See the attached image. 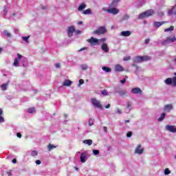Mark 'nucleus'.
<instances>
[{"label":"nucleus","instance_id":"1","mask_svg":"<svg viewBox=\"0 0 176 176\" xmlns=\"http://www.w3.org/2000/svg\"><path fill=\"white\" fill-rule=\"evenodd\" d=\"M17 56L18 58L14 59L13 65L14 67H19V65H20V67H24V68H25V67H27L25 63L28 61V59H27V58L23 56L20 54H17Z\"/></svg>","mask_w":176,"mask_h":176},{"label":"nucleus","instance_id":"2","mask_svg":"<svg viewBox=\"0 0 176 176\" xmlns=\"http://www.w3.org/2000/svg\"><path fill=\"white\" fill-rule=\"evenodd\" d=\"M105 38L98 39L94 37H91L90 38L87 40V42H88V43H90L91 46H97L100 45V42H105Z\"/></svg>","mask_w":176,"mask_h":176},{"label":"nucleus","instance_id":"3","mask_svg":"<svg viewBox=\"0 0 176 176\" xmlns=\"http://www.w3.org/2000/svg\"><path fill=\"white\" fill-rule=\"evenodd\" d=\"M175 77L173 78H168L164 80V83H166L168 86H173V87H176V73L174 74Z\"/></svg>","mask_w":176,"mask_h":176},{"label":"nucleus","instance_id":"4","mask_svg":"<svg viewBox=\"0 0 176 176\" xmlns=\"http://www.w3.org/2000/svg\"><path fill=\"white\" fill-rule=\"evenodd\" d=\"M154 13L155 12L153 11V10H147L144 12H142L141 14H140L138 19H140V20H142V19L150 17V16H153Z\"/></svg>","mask_w":176,"mask_h":176},{"label":"nucleus","instance_id":"5","mask_svg":"<svg viewBox=\"0 0 176 176\" xmlns=\"http://www.w3.org/2000/svg\"><path fill=\"white\" fill-rule=\"evenodd\" d=\"M149 60H151V57L148 56H135L133 58L134 63H142V61H148Z\"/></svg>","mask_w":176,"mask_h":176},{"label":"nucleus","instance_id":"6","mask_svg":"<svg viewBox=\"0 0 176 176\" xmlns=\"http://www.w3.org/2000/svg\"><path fill=\"white\" fill-rule=\"evenodd\" d=\"M107 28H105L104 26H102L96 30L94 31L93 34L95 35H104V34H107Z\"/></svg>","mask_w":176,"mask_h":176},{"label":"nucleus","instance_id":"7","mask_svg":"<svg viewBox=\"0 0 176 176\" xmlns=\"http://www.w3.org/2000/svg\"><path fill=\"white\" fill-rule=\"evenodd\" d=\"M175 36H174L173 38L167 37L166 39L162 42V45H167V43H173L175 42Z\"/></svg>","mask_w":176,"mask_h":176},{"label":"nucleus","instance_id":"8","mask_svg":"<svg viewBox=\"0 0 176 176\" xmlns=\"http://www.w3.org/2000/svg\"><path fill=\"white\" fill-rule=\"evenodd\" d=\"M91 102L94 107H96V108H100V109H102V106L101 105V103L99 100H97V99L93 98L91 100Z\"/></svg>","mask_w":176,"mask_h":176},{"label":"nucleus","instance_id":"9","mask_svg":"<svg viewBox=\"0 0 176 176\" xmlns=\"http://www.w3.org/2000/svg\"><path fill=\"white\" fill-rule=\"evenodd\" d=\"M119 12V9L116 8H110V9H109L108 10V13H109L110 14H113L114 16H116V14H118Z\"/></svg>","mask_w":176,"mask_h":176},{"label":"nucleus","instance_id":"10","mask_svg":"<svg viewBox=\"0 0 176 176\" xmlns=\"http://www.w3.org/2000/svg\"><path fill=\"white\" fill-rule=\"evenodd\" d=\"M80 160L81 163H86V160H87V153H82L80 156Z\"/></svg>","mask_w":176,"mask_h":176},{"label":"nucleus","instance_id":"11","mask_svg":"<svg viewBox=\"0 0 176 176\" xmlns=\"http://www.w3.org/2000/svg\"><path fill=\"white\" fill-rule=\"evenodd\" d=\"M166 129L170 133H176V127L174 125H166Z\"/></svg>","mask_w":176,"mask_h":176},{"label":"nucleus","instance_id":"12","mask_svg":"<svg viewBox=\"0 0 176 176\" xmlns=\"http://www.w3.org/2000/svg\"><path fill=\"white\" fill-rule=\"evenodd\" d=\"M175 6H173L168 12V16H176V10H175Z\"/></svg>","mask_w":176,"mask_h":176},{"label":"nucleus","instance_id":"13","mask_svg":"<svg viewBox=\"0 0 176 176\" xmlns=\"http://www.w3.org/2000/svg\"><path fill=\"white\" fill-rule=\"evenodd\" d=\"M131 93H132V94H142V90H141L140 87H136L132 89Z\"/></svg>","mask_w":176,"mask_h":176},{"label":"nucleus","instance_id":"14","mask_svg":"<svg viewBox=\"0 0 176 176\" xmlns=\"http://www.w3.org/2000/svg\"><path fill=\"white\" fill-rule=\"evenodd\" d=\"M74 31H75V28H74V26H71L68 28L67 34H68L69 38H71V36H72Z\"/></svg>","mask_w":176,"mask_h":176},{"label":"nucleus","instance_id":"15","mask_svg":"<svg viewBox=\"0 0 176 176\" xmlns=\"http://www.w3.org/2000/svg\"><path fill=\"white\" fill-rule=\"evenodd\" d=\"M135 152L138 155H142L144 153V148H142V146L139 144L138 148H135Z\"/></svg>","mask_w":176,"mask_h":176},{"label":"nucleus","instance_id":"16","mask_svg":"<svg viewBox=\"0 0 176 176\" xmlns=\"http://www.w3.org/2000/svg\"><path fill=\"white\" fill-rule=\"evenodd\" d=\"M120 35L121 36H130V35H131V32L129 30L122 31L120 32Z\"/></svg>","mask_w":176,"mask_h":176},{"label":"nucleus","instance_id":"17","mask_svg":"<svg viewBox=\"0 0 176 176\" xmlns=\"http://www.w3.org/2000/svg\"><path fill=\"white\" fill-rule=\"evenodd\" d=\"M116 93H118L121 97H123V96H127V91L124 89H119L116 91Z\"/></svg>","mask_w":176,"mask_h":176},{"label":"nucleus","instance_id":"18","mask_svg":"<svg viewBox=\"0 0 176 176\" xmlns=\"http://www.w3.org/2000/svg\"><path fill=\"white\" fill-rule=\"evenodd\" d=\"M115 71H116V72H122L124 71V69H123V67H122V65H116L115 67Z\"/></svg>","mask_w":176,"mask_h":176},{"label":"nucleus","instance_id":"19","mask_svg":"<svg viewBox=\"0 0 176 176\" xmlns=\"http://www.w3.org/2000/svg\"><path fill=\"white\" fill-rule=\"evenodd\" d=\"M102 50L105 53H109V48L108 47V45H107V43H103L102 45Z\"/></svg>","mask_w":176,"mask_h":176},{"label":"nucleus","instance_id":"20","mask_svg":"<svg viewBox=\"0 0 176 176\" xmlns=\"http://www.w3.org/2000/svg\"><path fill=\"white\" fill-rule=\"evenodd\" d=\"M166 23H167V21L154 22V27L159 28V27H162V25L166 24Z\"/></svg>","mask_w":176,"mask_h":176},{"label":"nucleus","instance_id":"21","mask_svg":"<svg viewBox=\"0 0 176 176\" xmlns=\"http://www.w3.org/2000/svg\"><path fill=\"white\" fill-rule=\"evenodd\" d=\"M173 105L172 104H166L164 106V111L166 112H170L171 109H173Z\"/></svg>","mask_w":176,"mask_h":176},{"label":"nucleus","instance_id":"22","mask_svg":"<svg viewBox=\"0 0 176 176\" xmlns=\"http://www.w3.org/2000/svg\"><path fill=\"white\" fill-rule=\"evenodd\" d=\"M72 85V81L69 80H65L64 82L63 83V86H67L69 87Z\"/></svg>","mask_w":176,"mask_h":176},{"label":"nucleus","instance_id":"23","mask_svg":"<svg viewBox=\"0 0 176 176\" xmlns=\"http://www.w3.org/2000/svg\"><path fill=\"white\" fill-rule=\"evenodd\" d=\"M126 105H127V109H125V112L126 113H130V110L131 109V102H128Z\"/></svg>","mask_w":176,"mask_h":176},{"label":"nucleus","instance_id":"24","mask_svg":"<svg viewBox=\"0 0 176 176\" xmlns=\"http://www.w3.org/2000/svg\"><path fill=\"white\" fill-rule=\"evenodd\" d=\"M85 9H86V3H82L78 7V10L79 12H82Z\"/></svg>","mask_w":176,"mask_h":176},{"label":"nucleus","instance_id":"25","mask_svg":"<svg viewBox=\"0 0 176 176\" xmlns=\"http://www.w3.org/2000/svg\"><path fill=\"white\" fill-rule=\"evenodd\" d=\"M84 144H87V145H89V146H90V145H91L93 144V140H85L83 141Z\"/></svg>","mask_w":176,"mask_h":176},{"label":"nucleus","instance_id":"26","mask_svg":"<svg viewBox=\"0 0 176 176\" xmlns=\"http://www.w3.org/2000/svg\"><path fill=\"white\" fill-rule=\"evenodd\" d=\"M3 35H5V36H8V38H10L12 36V34H10L9 32H8V30H4L3 32Z\"/></svg>","mask_w":176,"mask_h":176},{"label":"nucleus","instance_id":"27","mask_svg":"<svg viewBox=\"0 0 176 176\" xmlns=\"http://www.w3.org/2000/svg\"><path fill=\"white\" fill-rule=\"evenodd\" d=\"M8 85H9V81H8L6 84L1 85L2 90H3V91L6 90L8 89Z\"/></svg>","mask_w":176,"mask_h":176},{"label":"nucleus","instance_id":"28","mask_svg":"<svg viewBox=\"0 0 176 176\" xmlns=\"http://www.w3.org/2000/svg\"><path fill=\"white\" fill-rule=\"evenodd\" d=\"M80 68H81L82 71H86V69H87V68H89V66H87V65H86V64H82L80 65Z\"/></svg>","mask_w":176,"mask_h":176},{"label":"nucleus","instance_id":"29","mask_svg":"<svg viewBox=\"0 0 176 176\" xmlns=\"http://www.w3.org/2000/svg\"><path fill=\"white\" fill-rule=\"evenodd\" d=\"M102 71H104V72H111V67H102Z\"/></svg>","mask_w":176,"mask_h":176},{"label":"nucleus","instance_id":"30","mask_svg":"<svg viewBox=\"0 0 176 176\" xmlns=\"http://www.w3.org/2000/svg\"><path fill=\"white\" fill-rule=\"evenodd\" d=\"M166 118V113L161 114L160 118H158L159 122H162V120H164V118Z\"/></svg>","mask_w":176,"mask_h":176},{"label":"nucleus","instance_id":"31","mask_svg":"<svg viewBox=\"0 0 176 176\" xmlns=\"http://www.w3.org/2000/svg\"><path fill=\"white\" fill-rule=\"evenodd\" d=\"M28 113H35V108L31 107L28 109Z\"/></svg>","mask_w":176,"mask_h":176},{"label":"nucleus","instance_id":"32","mask_svg":"<svg viewBox=\"0 0 176 176\" xmlns=\"http://www.w3.org/2000/svg\"><path fill=\"white\" fill-rule=\"evenodd\" d=\"M54 148H57V146H56L53 144H50L48 145V151H52V149H54Z\"/></svg>","mask_w":176,"mask_h":176},{"label":"nucleus","instance_id":"33","mask_svg":"<svg viewBox=\"0 0 176 176\" xmlns=\"http://www.w3.org/2000/svg\"><path fill=\"white\" fill-rule=\"evenodd\" d=\"M168 31H174V26H170V28L164 30V32H168Z\"/></svg>","mask_w":176,"mask_h":176},{"label":"nucleus","instance_id":"34","mask_svg":"<svg viewBox=\"0 0 176 176\" xmlns=\"http://www.w3.org/2000/svg\"><path fill=\"white\" fill-rule=\"evenodd\" d=\"M118 6V3L114 2L113 1L112 3L109 5V8H116Z\"/></svg>","mask_w":176,"mask_h":176},{"label":"nucleus","instance_id":"35","mask_svg":"<svg viewBox=\"0 0 176 176\" xmlns=\"http://www.w3.org/2000/svg\"><path fill=\"white\" fill-rule=\"evenodd\" d=\"M91 13V10L87 9L83 11V14H90Z\"/></svg>","mask_w":176,"mask_h":176},{"label":"nucleus","instance_id":"36","mask_svg":"<svg viewBox=\"0 0 176 176\" xmlns=\"http://www.w3.org/2000/svg\"><path fill=\"white\" fill-rule=\"evenodd\" d=\"M168 174H171V171L168 168H166L164 170V175H168Z\"/></svg>","mask_w":176,"mask_h":176},{"label":"nucleus","instance_id":"37","mask_svg":"<svg viewBox=\"0 0 176 176\" xmlns=\"http://www.w3.org/2000/svg\"><path fill=\"white\" fill-rule=\"evenodd\" d=\"M31 156H33L34 157V156H38V151H32L31 153Z\"/></svg>","mask_w":176,"mask_h":176},{"label":"nucleus","instance_id":"38","mask_svg":"<svg viewBox=\"0 0 176 176\" xmlns=\"http://www.w3.org/2000/svg\"><path fill=\"white\" fill-rule=\"evenodd\" d=\"M22 39H23V41H24L25 42H27V43H28V39H30V36H23Z\"/></svg>","mask_w":176,"mask_h":176},{"label":"nucleus","instance_id":"39","mask_svg":"<svg viewBox=\"0 0 176 176\" xmlns=\"http://www.w3.org/2000/svg\"><path fill=\"white\" fill-rule=\"evenodd\" d=\"M94 124V120L90 118L89 120V126H93Z\"/></svg>","mask_w":176,"mask_h":176},{"label":"nucleus","instance_id":"40","mask_svg":"<svg viewBox=\"0 0 176 176\" xmlns=\"http://www.w3.org/2000/svg\"><path fill=\"white\" fill-rule=\"evenodd\" d=\"M101 94H102V96H108V91H107V89H104L103 91H102Z\"/></svg>","mask_w":176,"mask_h":176},{"label":"nucleus","instance_id":"41","mask_svg":"<svg viewBox=\"0 0 176 176\" xmlns=\"http://www.w3.org/2000/svg\"><path fill=\"white\" fill-rule=\"evenodd\" d=\"M93 153L95 155H100V151H98V150H93Z\"/></svg>","mask_w":176,"mask_h":176},{"label":"nucleus","instance_id":"42","mask_svg":"<svg viewBox=\"0 0 176 176\" xmlns=\"http://www.w3.org/2000/svg\"><path fill=\"white\" fill-rule=\"evenodd\" d=\"M129 60H131V57H130V56H125L123 58L124 61H129Z\"/></svg>","mask_w":176,"mask_h":176},{"label":"nucleus","instance_id":"43","mask_svg":"<svg viewBox=\"0 0 176 176\" xmlns=\"http://www.w3.org/2000/svg\"><path fill=\"white\" fill-rule=\"evenodd\" d=\"M83 83H85V80H83V79H80L78 86H80V85H83Z\"/></svg>","mask_w":176,"mask_h":176},{"label":"nucleus","instance_id":"44","mask_svg":"<svg viewBox=\"0 0 176 176\" xmlns=\"http://www.w3.org/2000/svg\"><path fill=\"white\" fill-rule=\"evenodd\" d=\"M3 122H5V118L2 116H0V123H3Z\"/></svg>","mask_w":176,"mask_h":176},{"label":"nucleus","instance_id":"45","mask_svg":"<svg viewBox=\"0 0 176 176\" xmlns=\"http://www.w3.org/2000/svg\"><path fill=\"white\" fill-rule=\"evenodd\" d=\"M116 111L117 113H118L119 115H122V110L120 109L117 108Z\"/></svg>","mask_w":176,"mask_h":176},{"label":"nucleus","instance_id":"46","mask_svg":"<svg viewBox=\"0 0 176 176\" xmlns=\"http://www.w3.org/2000/svg\"><path fill=\"white\" fill-rule=\"evenodd\" d=\"M131 135H133V133H131V131H129L126 133V137L128 138L131 137Z\"/></svg>","mask_w":176,"mask_h":176},{"label":"nucleus","instance_id":"47","mask_svg":"<svg viewBox=\"0 0 176 176\" xmlns=\"http://www.w3.org/2000/svg\"><path fill=\"white\" fill-rule=\"evenodd\" d=\"M158 16H160V17H163V16H164V13H163V12H158Z\"/></svg>","mask_w":176,"mask_h":176},{"label":"nucleus","instance_id":"48","mask_svg":"<svg viewBox=\"0 0 176 176\" xmlns=\"http://www.w3.org/2000/svg\"><path fill=\"white\" fill-rule=\"evenodd\" d=\"M3 11H4V15L6 16V14H8V9L6 8V6L4 7Z\"/></svg>","mask_w":176,"mask_h":176},{"label":"nucleus","instance_id":"49","mask_svg":"<svg viewBox=\"0 0 176 176\" xmlns=\"http://www.w3.org/2000/svg\"><path fill=\"white\" fill-rule=\"evenodd\" d=\"M150 41H151V39L146 38V39L144 41V43H145L146 45H148V44L149 43Z\"/></svg>","mask_w":176,"mask_h":176},{"label":"nucleus","instance_id":"50","mask_svg":"<svg viewBox=\"0 0 176 176\" xmlns=\"http://www.w3.org/2000/svg\"><path fill=\"white\" fill-rule=\"evenodd\" d=\"M128 19H130V16L127 14L124 16V20H128Z\"/></svg>","mask_w":176,"mask_h":176},{"label":"nucleus","instance_id":"51","mask_svg":"<svg viewBox=\"0 0 176 176\" xmlns=\"http://www.w3.org/2000/svg\"><path fill=\"white\" fill-rule=\"evenodd\" d=\"M74 32L76 34V35H79V34H81V31L80 30H75Z\"/></svg>","mask_w":176,"mask_h":176},{"label":"nucleus","instance_id":"52","mask_svg":"<svg viewBox=\"0 0 176 176\" xmlns=\"http://www.w3.org/2000/svg\"><path fill=\"white\" fill-rule=\"evenodd\" d=\"M120 83H122V85H124L126 83V79L124 78L123 80H121Z\"/></svg>","mask_w":176,"mask_h":176},{"label":"nucleus","instance_id":"53","mask_svg":"<svg viewBox=\"0 0 176 176\" xmlns=\"http://www.w3.org/2000/svg\"><path fill=\"white\" fill-rule=\"evenodd\" d=\"M16 136L18 137V138H21V133H17Z\"/></svg>","mask_w":176,"mask_h":176},{"label":"nucleus","instance_id":"54","mask_svg":"<svg viewBox=\"0 0 176 176\" xmlns=\"http://www.w3.org/2000/svg\"><path fill=\"white\" fill-rule=\"evenodd\" d=\"M102 10H103L104 12H107V13H108V11L109 10V9H107V8H102Z\"/></svg>","mask_w":176,"mask_h":176},{"label":"nucleus","instance_id":"55","mask_svg":"<svg viewBox=\"0 0 176 176\" xmlns=\"http://www.w3.org/2000/svg\"><path fill=\"white\" fill-rule=\"evenodd\" d=\"M87 47H85L83 48H81L79 52H83V50H87Z\"/></svg>","mask_w":176,"mask_h":176},{"label":"nucleus","instance_id":"56","mask_svg":"<svg viewBox=\"0 0 176 176\" xmlns=\"http://www.w3.org/2000/svg\"><path fill=\"white\" fill-rule=\"evenodd\" d=\"M55 67H56V68H60V63H56V64L55 65Z\"/></svg>","mask_w":176,"mask_h":176},{"label":"nucleus","instance_id":"57","mask_svg":"<svg viewBox=\"0 0 176 176\" xmlns=\"http://www.w3.org/2000/svg\"><path fill=\"white\" fill-rule=\"evenodd\" d=\"M3 115V110L2 109H0V116H2Z\"/></svg>","mask_w":176,"mask_h":176},{"label":"nucleus","instance_id":"58","mask_svg":"<svg viewBox=\"0 0 176 176\" xmlns=\"http://www.w3.org/2000/svg\"><path fill=\"white\" fill-rule=\"evenodd\" d=\"M12 163H14V164H15V163H17V160H16V158H14L12 160Z\"/></svg>","mask_w":176,"mask_h":176},{"label":"nucleus","instance_id":"59","mask_svg":"<svg viewBox=\"0 0 176 176\" xmlns=\"http://www.w3.org/2000/svg\"><path fill=\"white\" fill-rule=\"evenodd\" d=\"M36 164H41V160H36Z\"/></svg>","mask_w":176,"mask_h":176},{"label":"nucleus","instance_id":"60","mask_svg":"<svg viewBox=\"0 0 176 176\" xmlns=\"http://www.w3.org/2000/svg\"><path fill=\"white\" fill-rule=\"evenodd\" d=\"M106 109H109L111 108V104H108L106 107H105Z\"/></svg>","mask_w":176,"mask_h":176},{"label":"nucleus","instance_id":"61","mask_svg":"<svg viewBox=\"0 0 176 176\" xmlns=\"http://www.w3.org/2000/svg\"><path fill=\"white\" fill-rule=\"evenodd\" d=\"M103 129H104V131L105 133H107V130L108 129V128H107V126H104V127H103Z\"/></svg>","mask_w":176,"mask_h":176},{"label":"nucleus","instance_id":"62","mask_svg":"<svg viewBox=\"0 0 176 176\" xmlns=\"http://www.w3.org/2000/svg\"><path fill=\"white\" fill-rule=\"evenodd\" d=\"M78 25H80L83 24V22H82V21H79V22L78 23Z\"/></svg>","mask_w":176,"mask_h":176},{"label":"nucleus","instance_id":"63","mask_svg":"<svg viewBox=\"0 0 176 176\" xmlns=\"http://www.w3.org/2000/svg\"><path fill=\"white\" fill-rule=\"evenodd\" d=\"M119 1H120V0H113V1L117 3V4H118V3L119 2Z\"/></svg>","mask_w":176,"mask_h":176},{"label":"nucleus","instance_id":"64","mask_svg":"<svg viewBox=\"0 0 176 176\" xmlns=\"http://www.w3.org/2000/svg\"><path fill=\"white\" fill-rule=\"evenodd\" d=\"M124 122H125V123H130V120H126Z\"/></svg>","mask_w":176,"mask_h":176}]
</instances>
